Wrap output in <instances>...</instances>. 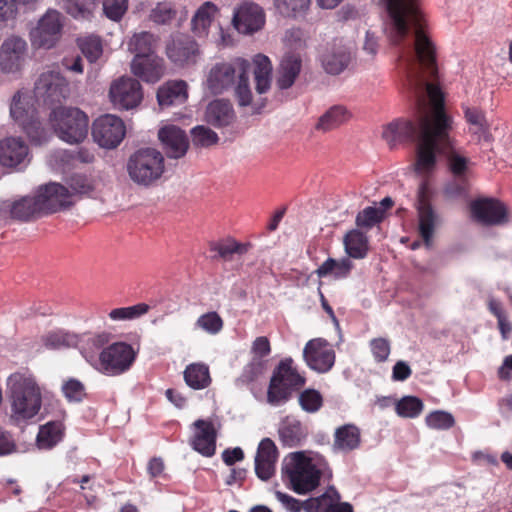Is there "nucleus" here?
<instances>
[{
  "instance_id": "nucleus-48",
  "label": "nucleus",
  "mask_w": 512,
  "mask_h": 512,
  "mask_svg": "<svg viewBox=\"0 0 512 512\" xmlns=\"http://www.w3.org/2000/svg\"><path fill=\"white\" fill-rule=\"evenodd\" d=\"M195 325L208 334L216 335L223 329L224 322L217 312L211 311L202 314L196 320Z\"/></svg>"
},
{
  "instance_id": "nucleus-62",
  "label": "nucleus",
  "mask_w": 512,
  "mask_h": 512,
  "mask_svg": "<svg viewBox=\"0 0 512 512\" xmlns=\"http://www.w3.org/2000/svg\"><path fill=\"white\" fill-rule=\"evenodd\" d=\"M63 9L74 18L86 19L91 15L90 9L82 0H64Z\"/></svg>"
},
{
  "instance_id": "nucleus-8",
  "label": "nucleus",
  "mask_w": 512,
  "mask_h": 512,
  "mask_svg": "<svg viewBox=\"0 0 512 512\" xmlns=\"http://www.w3.org/2000/svg\"><path fill=\"white\" fill-rule=\"evenodd\" d=\"M127 171L133 182L149 186L162 176L164 157L154 148H141L129 157Z\"/></svg>"
},
{
  "instance_id": "nucleus-36",
  "label": "nucleus",
  "mask_w": 512,
  "mask_h": 512,
  "mask_svg": "<svg viewBox=\"0 0 512 512\" xmlns=\"http://www.w3.org/2000/svg\"><path fill=\"white\" fill-rule=\"evenodd\" d=\"M253 74L257 93H266L271 86L272 64L269 58L263 54H257L253 58Z\"/></svg>"
},
{
  "instance_id": "nucleus-47",
  "label": "nucleus",
  "mask_w": 512,
  "mask_h": 512,
  "mask_svg": "<svg viewBox=\"0 0 512 512\" xmlns=\"http://www.w3.org/2000/svg\"><path fill=\"white\" fill-rule=\"evenodd\" d=\"M21 127L32 144L42 145L48 141L49 135L42 127V124L36 115L32 116L30 120Z\"/></svg>"
},
{
  "instance_id": "nucleus-5",
  "label": "nucleus",
  "mask_w": 512,
  "mask_h": 512,
  "mask_svg": "<svg viewBox=\"0 0 512 512\" xmlns=\"http://www.w3.org/2000/svg\"><path fill=\"white\" fill-rule=\"evenodd\" d=\"M282 473L290 488L297 494L313 491L318 487L321 478V471L303 451L290 453L285 458Z\"/></svg>"
},
{
  "instance_id": "nucleus-29",
  "label": "nucleus",
  "mask_w": 512,
  "mask_h": 512,
  "mask_svg": "<svg viewBox=\"0 0 512 512\" xmlns=\"http://www.w3.org/2000/svg\"><path fill=\"white\" fill-rule=\"evenodd\" d=\"M394 206L395 201L387 196L380 202H374V205L359 211L355 224H381L388 220Z\"/></svg>"
},
{
  "instance_id": "nucleus-53",
  "label": "nucleus",
  "mask_w": 512,
  "mask_h": 512,
  "mask_svg": "<svg viewBox=\"0 0 512 512\" xmlns=\"http://www.w3.org/2000/svg\"><path fill=\"white\" fill-rule=\"evenodd\" d=\"M61 390L69 402H81L86 396L84 384L75 378L66 380Z\"/></svg>"
},
{
  "instance_id": "nucleus-13",
  "label": "nucleus",
  "mask_w": 512,
  "mask_h": 512,
  "mask_svg": "<svg viewBox=\"0 0 512 512\" xmlns=\"http://www.w3.org/2000/svg\"><path fill=\"white\" fill-rule=\"evenodd\" d=\"M109 96L112 103L118 108L134 109L143 100L142 86L137 79L124 76L112 82Z\"/></svg>"
},
{
  "instance_id": "nucleus-42",
  "label": "nucleus",
  "mask_w": 512,
  "mask_h": 512,
  "mask_svg": "<svg viewBox=\"0 0 512 512\" xmlns=\"http://www.w3.org/2000/svg\"><path fill=\"white\" fill-rule=\"evenodd\" d=\"M349 116L345 107L335 105L320 117L316 128L322 131H330L345 123Z\"/></svg>"
},
{
  "instance_id": "nucleus-28",
  "label": "nucleus",
  "mask_w": 512,
  "mask_h": 512,
  "mask_svg": "<svg viewBox=\"0 0 512 512\" xmlns=\"http://www.w3.org/2000/svg\"><path fill=\"white\" fill-rule=\"evenodd\" d=\"M302 69V59L294 53L286 54L277 70L276 86L280 90L291 88Z\"/></svg>"
},
{
  "instance_id": "nucleus-31",
  "label": "nucleus",
  "mask_w": 512,
  "mask_h": 512,
  "mask_svg": "<svg viewBox=\"0 0 512 512\" xmlns=\"http://www.w3.org/2000/svg\"><path fill=\"white\" fill-rule=\"evenodd\" d=\"M361 431L354 424H344L334 432L332 449L335 452L349 453L360 447Z\"/></svg>"
},
{
  "instance_id": "nucleus-60",
  "label": "nucleus",
  "mask_w": 512,
  "mask_h": 512,
  "mask_svg": "<svg viewBox=\"0 0 512 512\" xmlns=\"http://www.w3.org/2000/svg\"><path fill=\"white\" fill-rule=\"evenodd\" d=\"M370 349L376 362H384L390 355V342L385 338H374L370 341Z\"/></svg>"
},
{
  "instance_id": "nucleus-56",
  "label": "nucleus",
  "mask_w": 512,
  "mask_h": 512,
  "mask_svg": "<svg viewBox=\"0 0 512 512\" xmlns=\"http://www.w3.org/2000/svg\"><path fill=\"white\" fill-rule=\"evenodd\" d=\"M419 227V238L410 242L409 237H401L400 242L407 245L411 250H416L421 246V241L424 242L427 248L432 245V238L434 235L435 226H418Z\"/></svg>"
},
{
  "instance_id": "nucleus-58",
  "label": "nucleus",
  "mask_w": 512,
  "mask_h": 512,
  "mask_svg": "<svg viewBox=\"0 0 512 512\" xmlns=\"http://www.w3.org/2000/svg\"><path fill=\"white\" fill-rule=\"evenodd\" d=\"M127 10V0H104V14L113 21H119Z\"/></svg>"
},
{
  "instance_id": "nucleus-64",
  "label": "nucleus",
  "mask_w": 512,
  "mask_h": 512,
  "mask_svg": "<svg viewBox=\"0 0 512 512\" xmlns=\"http://www.w3.org/2000/svg\"><path fill=\"white\" fill-rule=\"evenodd\" d=\"M251 350L259 358L268 356L271 352L269 339L265 336L257 337L253 341Z\"/></svg>"
},
{
  "instance_id": "nucleus-54",
  "label": "nucleus",
  "mask_w": 512,
  "mask_h": 512,
  "mask_svg": "<svg viewBox=\"0 0 512 512\" xmlns=\"http://www.w3.org/2000/svg\"><path fill=\"white\" fill-rule=\"evenodd\" d=\"M465 118L470 124V129L475 134H482L488 130V123L484 113L475 107H468L465 109Z\"/></svg>"
},
{
  "instance_id": "nucleus-26",
  "label": "nucleus",
  "mask_w": 512,
  "mask_h": 512,
  "mask_svg": "<svg viewBox=\"0 0 512 512\" xmlns=\"http://www.w3.org/2000/svg\"><path fill=\"white\" fill-rule=\"evenodd\" d=\"M204 119L215 128H224L231 126L235 122L236 113L229 100L215 99L207 105Z\"/></svg>"
},
{
  "instance_id": "nucleus-11",
  "label": "nucleus",
  "mask_w": 512,
  "mask_h": 512,
  "mask_svg": "<svg viewBox=\"0 0 512 512\" xmlns=\"http://www.w3.org/2000/svg\"><path fill=\"white\" fill-rule=\"evenodd\" d=\"M69 93V83L58 71L43 72L35 83V97L45 105L60 104Z\"/></svg>"
},
{
  "instance_id": "nucleus-59",
  "label": "nucleus",
  "mask_w": 512,
  "mask_h": 512,
  "mask_svg": "<svg viewBox=\"0 0 512 512\" xmlns=\"http://www.w3.org/2000/svg\"><path fill=\"white\" fill-rule=\"evenodd\" d=\"M467 192L468 178L466 177H454L444 188V194L449 198L463 197Z\"/></svg>"
},
{
  "instance_id": "nucleus-9",
  "label": "nucleus",
  "mask_w": 512,
  "mask_h": 512,
  "mask_svg": "<svg viewBox=\"0 0 512 512\" xmlns=\"http://www.w3.org/2000/svg\"><path fill=\"white\" fill-rule=\"evenodd\" d=\"M136 353L126 342H114L98 355L96 368L108 376H118L127 372L133 365Z\"/></svg>"
},
{
  "instance_id": "nucleus-34",
  "label": "nucleus",
  "mask_w": 512,
  "mask_h": 512,
  "mask_svg": "<svg viewBox=\"0 0 512 512\" xmlns=\"http://www.w3.org/2000/svg\"><path fill=\"white\" fill-rule=\"evenodd\" d=\"M278 432L282 444L290 448L299 446L306 437L302 423L289 416L283 419Z\"/></svg>"
},
{
  "instance_id": "nucleus-27",
  "label": "nucleus",
  "mask_w": 512,
  "mask_h": 512,
  "mask_svg": "<svg viewBox=\"0 0 512 512\" xmlns=\"http://www.w3.org/2000/svg\"><path fill=\"white\" fill-rule=\"evenodd\" d=\"M28 156V146L20 138L8 137L0 141V164L16 167Z\"/></svg>"
},
{
  "instance_id": "nucleus-46",
  "label": "nucleus",
  "mask_w": 512,
  "mask_h": 512,
  "mask_svg": "<svg viewBox=\"0 0 512 512\" xmlns=\"http://www.w3.org/2000/svg\"><path fill=\"white\" fill-rule=\"evenodd\" d=\"M323 396L318 390L305 389L299 395V405L307 413H316L323 406Z\"/></svg>"
},
{
  "instance_id": "nucleus-6",
  "label": "nucleus",
  "mask_w": 512,
  "mask_h": 512,
  "mask_svg": "<svg viewBox=\"0 0 512 512\" xmlns=\"http://www.w3.org/2000/svg\"><path fill=\"white\" fill-rule=\"evenodd\" d=\"M49 122L54 133L68 144H80L87 138L89 118L79 108L56 107L49 114Z\"/></svg>"
},
{
  "instance_id": "nucleus-32",
  "label": "nucleus",
  "mask_w": 512,
  "mask_h": 512,
  "mask_svg": "<svg viewBox=\"0 0 512 512\" xmlns=\"http://www.w3.org/2000/svg\"><path fill=\"white\" fill-rule=\"evenodd\" d=\"M188 98L187 84L185 81H168L160 86L157 91V101L161 108L172 105H181Z\"/></svg>"
},
{
  "instance_id": "nucleus-39",
  "label": "nucleus",
  "mask_w": 512,
  "mask_h": 512,
  "mask_svg": "<svg viewBox=\"0 0 512 512\" xmlns=\"http://www.w3.org/2000/svg\"><path fill=\"white\" fill-rule=\"evenodd\" d=\"M346 253L354 259H363L369 250L366 234L360 229H352L344 237Z\"/></svg>"
},
{
  "instance_id": "nucleus-33",
  "label": "nucleus",
  "mask_w": 512,
  "mask_h": 512,
  "mask_svg": "<svg viewBox=\"0 0 512 512\" xmlns=\"http://www.w3.org/2000/svg\"><path fill=\"white\" fill-rule=\"evenodd\" d=\"M111 338L108 332L84 335L78 343L80 352L88 362L96 366L99 353L110 344Z\"/></svg>"
},
{
  "instance_id": "nucleus-2",
  "label": "nucleus",
  "mask_w": 512,
  "mask_h": 512,
  "mask_svg": "<svg viewBox=\"0 0 512 512\" xmlns=\"http://www.w3.org/2000/svg\"><path fill=\"white\" fill-rule=\"evenodd\" d=\"M387 11L385 33L397 49L398 68L423 63L436 71L435 47L426 33L418 0H382Z\"/></svg>"
},
{
  "instance_id": "nucleus-50",
  "label": "nucleus",
  "mask_w": 512,
  "mask_h": 512,
  "mask_svg": "<svg viewBox=\"0 0 512 512\" xmlns=\"http://www.w3.org/2000/svg\"><path fill=\"white\" fill-rule=\"evenodd\" d=\"M310 2L311 0H274V5L281 15L292 17L306 11Z\"/></svg>"
},
{
  "instance_id": "nucleus-41",
  "label": "nucleus",
  "mask_w": 512,
  "mask_h": 512,
  "mask_svg": "<svg viewBox=\"0 0 512 512\" xmlns=\"http://www.w3.org/2000/svg\"><path fill=\"white\" fill-rule=\"evenodd\" d=\"M353 268V263L349 258L335 260L328 258L315 271L319 278L332 275L335 279H343L349 276Z\"/></svg>"
},
{
  "instance_id": "nucleus-57",
  "label": "nucleus",
  "mask_w": 512,
  "mask_h": 512,
  "mask_svg": "<svg viewBox=\"0 0 512 512\" xmlns=\"http://www.w3.org/2000/svg\"><path fill=\"white\" fill-rule=\"evenodd\" d=\"M176 16V10L171 3H159L151 12V19L158 24H167Z\"/></svg>"
},
{
  "instance_id": "nucleus-43",
  "label": "nucleus",
  "mask_w": 512,
  "mask_h": 512,
  "mask_svg": "<svg viewBox=\"0 0 512 512\" xmlns=\"http://www.w3.org/2000/svg\"><path fill=\"white\" fill-rule=\"evenodd\" d=\"M44 346L48 349H61L77 346L79 338L77 335L63 330L51 331L42 337Z\"/></svg>"
},
{
  "instance_id": "nucleus-1",
  "label": "nucleus",
  "mask_w": 512,
  "mask_h": 512,
  "mask_svg": "<svg viewBox=\"0 0 512 512\" xmlns=\"http://www.w3.org/2000/svg\"><path fill=\"white\" fill-rule=\"evenodd\" d=\"M406 76L409 89L416 105L414 120L397 119L387 124L382 138L390 148L399 143L416 144L413 169L422 177L416 196L418 224H436L439 215L431 204L433 190L428 177L437 167V154L446 159L449 171L454 177H468L471 161L453 145L449 136L451 119L444 111L443 94L433 81L438 73L430 72L423 63L399 68Z\"/></svg>"
},
{
  "instance_id": "nucleus-40",
  "label": "nucleus",
  "mask_w": 512,
  "mask_h": 512,
  "mask_svg": "<svg viewBox=\"0 0 512 512\" xmlns=\"http://www.w3.org/2000/svg\"><path fill=\"white\" fill-rule=\"evenodd\" d=\"M186 384L194 390L207 388L211 384L209 367L203 363H192L184 370Z\"/></svg>"
},
{
  "instance_id": "nucleus-51",
  "label": "nucleus",
  "mask_w": 512,
  "mask_h": 512,
  "mask_svg": "<svg viewBox=\"0 0 512 512\" xmlns=\"http://www.w3.org/2000/svg\"><path fill=\"white\" fill-rule=\"evenodd\" d=\"M192 143L198 147H209L215 145L219 137L209 127L199 125L191 130Z\"/></svg>"
},
{
  "instance_id": "nucleus-21",
  "label": "nucleus",
  "mask_w": 512,
  "mask_h": 512,
  "mask_svg": "<svg viewBox=\"0 0 512 512\" xmlns=\"http://www.w3.org/2000/svg\"><path fill=\"white\" fill-rule=\"evenodd\" d=\"M265 23L263 9L251 2H244L234 13L233 24L243 34H252L260 30Z\"/></svg>"
},
{
  "instance_id": "nucleus-25",
  "label": "nucleus",
  "mask_w": 512,
  "mask_h": 512,
  "mask_svg": "<svg viewBox=\"0 0 512 512\" xmlns=\"http://www.w3.org/2000/svg\"><path fill=\"white\" fill-rule=\"evenodd\" d=\"M196 432L191 441L195 451L205 457H212L216 452L217 433L211 421L198 419L194 422Z\"/></svg>"
},
{
  "instance_id": "nucleus-38",
  "label": "nucleus",
  "mask_w": 512,
  "mask_h": 512,
  "mask_svg": "<svg viewBox=\"0 0 512 512\" xmlns=\"http://www.w3.org/2000/svg\"><path fill=\"white\" fill-rule=\"evenodd\" d=\"M157 44L156 37L150 32H141L135 34L129 41V51L135 54L134 58L154 57Z\"/></svg>"
},
{
  "instance_id": "nucleus-49",
  "label": "nucleus",
  "mask_w": 512,
  "mask_h": 512,
  "mask_svg": "<svg viewBox=\"0 0 512 512\" xmlns=\"http://www.w3.org/2000/svg\"><path fill=\"white\" fill-rule=\"evenodd\" d=\"M10 115L20 126H23L32 116H35L33 110L26 108L20 92L15 93L12 98Z\"/></svg>"
},
{
  "instance_id": "nucleus-16",
  "label": "nucleus",
  "mask_w": 512,
  "mask_h": 512,
  "mask_svg": "<svg viewBox=\"0 0 512 512\" xmlns=\"http://www.w3.org/2000/svg\"><path fill=\"white\" fill-rule=\"evenodd\" d=\"M470 212L474 220L483 224H503L511 221L505 203L495 198H478L471 201Z\"/></svg>"
},
{
  "instance_id": "nucleus-61",
  "label": "nucleus",
  "mask_w": 512,
  "mask_h": 512,
  "mask_svg": "<svg viewBox=\"0 0 512 512\" xmlns=\"http://www.w3.org/2000/svg\"><path fill=\"white\" fill-rule=\"evenodd\" d=\"M275 496L279 502L290 512H306L308 499L305 501H300L289 494L283 493L281 491H276Z\"/></svg>"
},
{
  "instance_id": "nucleus-24",
  "label": "nucleus",
  "mask_w": 512,
  "mask_h": 512,
  "mask_svg": "<svg viewBox=\"0 0 512 512\" xmlns=\"http://www.w3.org/2000/svg\"><path fill=\"white\" fill-rule=\"evenodd\" d=\"M278 449L270 438L260 441L255 456V473L261 480H269L275 473Z\"/></svg>"
},
{
  "instance_id": "nucleus-14",
  "label": "nucleus",
  "mask_w": 512,
  "mask_h": 512,
  "mask_svg": "<svg viewBox=\"0 0 512 512\" xmlns=\"http://www.w3.org/2000/svg\"><path fill=\"white\" fill-rule=\"evenodd\" d=\"M62 29V14L56 10H48L32 32L33 44L46 49L52 48L60 40Z\"/></svg>"
},
{
  "instance_id": "nucleus-4",
  "label": "nucleus",
  "mask_w": 512,
  "mask_h": 512,
  "mask_svg": "<svg viewBox=\"0 0 512 512\" xmlns=\"http://www.w3.org/2000/svg\"><path fill=\"white\" fill-rule=\"evenodd\" d=\"M252 64L244 58H234L230 62L216 63L209 71L206 85L214 95L233 90L240 106L252 103L249 72Z\"/></svg>"
},
{
  "instance_id": "nucleus-19",
  "label": "nucleus",
  "mask_w": 512,
  "mask_h": 512,
  "mask_svg": "<svg viewBox=\"0 0 512 512\" xmlns=\"http://www.w3.org/2000/svg\"><path fill=\"white\" fill-rule=\"evenodd\" d=\"M166 53L168 58L178 66L192 65L197 61L199 48L192 37L177 34L167 44Z\"/></svg>"
},
{
  "instance_id": "nucleus-10",
  "label": "nucleus",
  "mask_w": 512,
  "mask_h": 512,
  "mask_svg": "<svg viewBox=\"0 0 512 512\" xmlns=\"http://www.w3.org/2000/svg\"><path fill=\"white\" fill-rule=\"evenodd\" d=\"M208 247L214 253L212 259L221 260L224 270L238 272L242 267L241 257L253 248V244L249 241H238L234 237H225L210 241Z\"/></svg>"
},
{
  "instance_id": "nucleus-3",
  "label": "nucleus",
  "mask_w": 512,
  "mask_h": 512,
  "mask_svg": "<svg viewBox=\"0 0 512 512\" xmlns=\"http://www.w3.org/2000/svg\"><path fill=\"white\" fill-rule=\"evenodd\" d=\"M6 386L12 424L26 423L38 415L42 407V390L32 373L27 370L14 372L7 378Z\"/></svg>"
},
{
  "instance_id": "nucleus-44",
  "label": "nucleus",
  "mask_w": 512,
  "mask_h": 512,
  "mask_svg": "<svg viewBox=\"0 0 512 512\" xmlns=\"http://www.w3.org/2000/svg\"><path fill=\"white\" fill-rule=\"evenodd\" d=\"M217 10L216 5L212 2L208 1L202 4L192 18L193 31L198 35L204 34L210 26Z\"/></svg>"
},
{
  "instance_id": "nucleus-35",
  "label": "nucleus",
  "mask_w": 512,
  "mask_h": 512,
  "mask_svg": "<svg viewBox=\"0 0 512 512\" xmlns=\"http://www.w3.org/2000/svg\"><path fill=\"white\" fill-rule=\"evenodd\" d=\"M11 217L18 221H35L43 215L37 196L23 197L14 202L10 209Z\"/></svg>"
},
{
  "instance_id": "nucleus-52",
  "label": "nucleus",
  "mask_w": 512,
  "mask_h": 512,
  "mask_svg": "<svg viewBox=\"0 0 512 512\" xmlns=\"http://www.w3.org/2000/svg\"><path fill=\"white\" fill-rule=\"evenodd\" d=\"M78 46L90 62H95L102 54V44L98 37L88 36L80 38L78 39Z\"/></svg>"
},
{
  "instance_id": "nucleus-30",
  "label": "nucleus",
  "mask_w": 512,
  "mask_h": 512,
  "mask_svg": "<svg viewBox=\"0 0 512 512\" xmlns=\"http://www.w3.org/2000/svg\"><path fill=\"white\" fill-rule=\"evenodd\" d=\"M132 73L145 82L155 83L164 74L163 59L154 56L149 58H134L131 62Z\"/></svg>"
},
{
  "instance_id": "nucleus-23",
  "label": "nucleus",
  "mask_w": 512,
  "mask_h": 512,
  "mask_svg": "<svg viewBox=\"0 0 512 512\" xmlns=\"http://www.w3.org/2000/svg\"><path fill=\"white\" fill-rule=\"evenodd\" d=\"M306 508V512H354L350 503L341 501L340 493L333 486L317 497L308 498Z\"/></svg>"
},
{
  "instance_id": "nucleus-15",
  "label": "nucleus",
  "mask_w": 512,
  "mask_h": 512,
  "mask_svg": "<svg viewBox=\"0 0 512 512\" xmlns=\"http://www.w3.org/2000/svg\"><path fill=\"white\" fill-rule=\"evenodd\" d=\"M335 351L323 338L309 340L303 349V359L307 366L318 372L326 373L335 363Z\"/></svg>"
},
{
  "instance_id": "nucleus-18",
  "label": "nucleus",
  "mask_w": 512,
  "mask_h": 512,
  "mask_svg": "<svg viewBox=\"0 0 512 512\" xmlns=\"http://www.w3.org/2000/svg\"><path fill=\"white\" fill-rule=\"evenodd\" d=\"M36 196L43 215L66 210L73 204V194L59 183H49L41 187Z\"/></svg>"
},
{
  "instance_id": "nucleus-55",
  "label": "nucleus",
  "mask_w": 512,
  "mask_h": 512,
  "mask_svg": "<svg viewBox=\"0 0 512 512\" xmlns=\"http://www.w3.org/2000/svg\"><path fill=\"white\" fill-rule=\"evenodd\" d=\"M426 424L433 429L447 430L454 426V417L445 411H434L426 417Z\"/></svg>"
},
{
  "instance_id": "nucleus-20",
  "label": "nucleus",
  "mask_w": 512,
  "mask_h": 512,
  "mask_svg": "<svg viewBox=\"0 0 512 512\" xmlns=\"http://www.w3.org/2000/svg\"><path fill=\"white\" fill-rule=\"evenodd\" d=\"M26 42L18 36L6 38L0 46V71L14 74L21 69L24 61Z\"/></svg>"
},
{
  "instance_id": "nucleus-17",
  "label": "nucleus",
  "mask_w": 512,
  "mask_h": 512,
  "mask_svg": "<svg viewBox=\"0 0 512 512\" xmlns=\"http://www.w3.org/2000/svg\"><path fill=\"white\" fill-rule=\"evenodd\" d=\"M319 60L324 71L330 75H339L352 61L349 47L339 40L327 43L320 51Z\"/></svg>"
},
{
  "instance_id": "nucleus-7",
  "label": "nucleus",
  "mask_w": 512,
  "mask_h": 512,
  "mask_svg": "<svg viewBox=\"0 0 512 512\" xmlns=\"http://www.w3.org/2000/svg\"><path fill=\"white\" fill-rule=\"evenodd\" d=\"M306 383V379L298 372L291 357L282 359L273 370L268 391L267 401L271 405L287 402L293 391L299 390Z\"/></svg>"
},
{
  "instance_id": "nucleus-37",
  "label": "nucleus",
  "mask_w": 512,
  "mask_h": 512,
  "mask_svg": "<svg viewBox=\"0 0 512 512\" xmlns=\"http://www.w3.org/2000/svg\"><path fill=\"white\" fill-rule=\"evenodd\" d=\"M64 425L61 421H50L40 426L36 442L40 449H51L63 438Z\"/></svg>"
},
{
  "instance_id": "nucleus-45",
  "label": "nucleus",
  "mask_w": 512,
  "mask_h": 512,
  "mask_svg": "<svg viewBox=\"0 0 512 512\" xmlns=\"http://www.w3.org/2000/svg\"><path fill=\"white\" fill-rule=\"evenodd\" d=\"M423 408V402L416 396H404L397 401L395 406L396 413L403 418H416L421 414Z\"/></svg>"
},
{
  "instance_id": "nucleus-12",
  "label": "nucleus",
  "mask_w": 512,
  "mask_h": 512,
  "mask_svg": "<svg viewBox=\"0 0 512 512\" xmlns=\"http://www.w3.org/2000/svg\"><path fill=\"white\" fill-rule=\"evenodd\" d=\"M126 134L125 124L121 118L106 114L93 122L92 137L102 148H116Z\"/></svg>"
},
{
  "instance_id": "nucleus-63",
  "label": "nucleus",
  "mask_w": 512,
  "mask_h": 512,
  "mask_svg": "<svg viewBox=\"0 0 512 512\" xmlns=\"http://www.w3.org/2000/svg\"><path fill=\"white\" fill-rule=\"evenodd\" d=\"M19 7L16 0H0V21H9L17 17Z\"/></svg>"
},
{
  "instance_id": "nucleus-22",
  "label": "nucleus",
  "mask_w": 512,
  "mask_h": 512,
  "mask_svg": "<svg viewBox=\"0 0 512 512\" xmlns=\"http://www.w3.org/2000/svg\"><path fill=\"white\" fill-rule=\"evenodd\" d=\"M159 140L168 158L183 157L189 147V139L182 129L175 125L162 127L158 132Z\"/></svg>"
}]
</instances>
